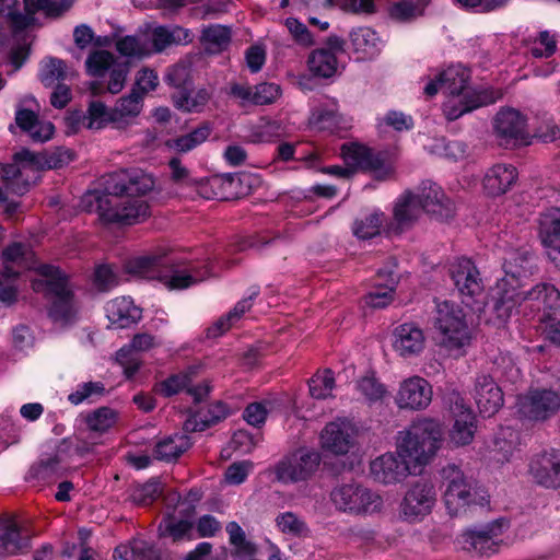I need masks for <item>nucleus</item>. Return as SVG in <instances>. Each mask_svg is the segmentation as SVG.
Returning a JSON list of instances; mask_svg holds the SVG:
<instances>
[{"label":"nucleus","instance_id":"nucleus-1","mask_svg":"<svg viewBox=\"0 0 560 560\" xmlns=\"http://www.w3.org/2000/svg\"><path fill=\"white\" fill-rule=\"evenodd\" d=\"M443 441L444 430L440 421L418 419L398 432L396 453L387 452L370 463L371 476L381 483L394 485L408 475L421 472L434 459Z\"/></svg>","mask_w":560,"mask_h":560},{"label":"nucleus","instance_id":"nucleus-2","mask_svg":"<svg viewBox=\"0 0 560 560\" xmlns=\"http://www.w3.org/2000/svg\"><path fill=\"white\" fill-rule=\"evenodd\" d=\"M503 269L504 277L497 282L493 305L499 318L506 319L517 307L542 312L547 317L560 310V291L553 284L541 282L527 288L532 275L528 252H509Z\"/></svg>","mask_w":560,"mask_h":560},{"label":"nucleus","instance_id":"nucleus-3","mask_svg":"<svg viewBox=\"0 0 560 560\" xmlns=\"http://www.w3.org/2000/svg\"><path fill=\"white\" fill-rule=\"evenodd\" d=\"M154 188L153 177L142 171L110 175L105 191L89 192L86 202L95 203L100 217L106 222L135 224L150 215L145 196Z\"/></svg>","mask_w":560,"mask_h":560},{"label":"nucleus","instance_id":"nucleus-4","mask_svg":"<svg viewBox=\"0 0 560 560\" xmlns=\"http://www.w3.org/2000/svg\"><path fill=\"white\" fill-rule=\"evenodd\" d=\"M341 152L347 167L328 166L324 168V173L347 178L354 170H363L373 174L377 179H386L394 172L393 161L387 153L375 152L358 143L342 145Z\"/></svg>","mask_w":560,"mask_h":560},{"label":"nucleus","instance_id":"nucleus-5","mask_svg":"<svg viewBox=\"0 0 560 560\" xmlns=\"http://www.w3.org/2000/svg\"><path fill=\"white\" fill-rule=\"evenodd\" d=\"M65 158L70 160V152L63 150L59 152V159L55 161L54 156L49 160L43 155L36 154L30 150H21L14 155V163L5 165L2 171V177L10 185V189L23 195L31 184L35 183L39 177V172L45 168L58 167Z\"/></svg>","mask_w":560,"mask_h":560},{"label":"nucleus","instance_id":"nucleus-6","mask_svg":"<svg viewBox=\"0 0 560 560\" xmlns=\"http://www.w3.org/2000/svg\"><path fill=\"white\" fill-rule=\"evenodd\" d=\"M435 327L440 334V345L448 354L459 357L470 345L471 332L463 310L452 302L436 304Z\"/></svg>","mask_w":560,"mask_h":560},{"label":"nucleus","instance_id":"nucleus-7","mask_svg":"<svg viewBox=\"0 0 560 560\" xmlns=\"http://www.w3.org/2000/svg\"><path fill=\"white\" fill-rule=\"evenodd\" d=\"M443 501L450 515H464L477 504V492L459 466L447 464L441 470Z\"/></svg>","mask_w":560,"mask_h":560},{"label":"nucleus","instance_id":"nucleus-8","mask_svg":"<svg viewBox=\"0 0 560 560\" xmlns=\"http://www.w3.org/2000/svg\"><path fill=\"white\" fill-rule=\"evenodd\" d=\"M330 501L338 511L349 515H371L383 508V499L377 492L355 482L335 487Z\"/></svg>","mask_w":560,"mask_h":560},{"label":"nucleus","instance_id":"nucleus-9","mask_svg":"<svg viewBox=\"0 0 560 560\" xmlns=\"http://www.w3.org/2000/svg\"><path fill=\"white\" fill-rule=\"evenodd\" d=\"M72 0H24L25 13L18 12L16 0H0V14L7 18L15 30H24L34 21L36 12H44L46 16L58 18L68 11Z\"/></svg>","mask_w":560,"mask_h":560},{"label":"nucleus","instance_id":"nucleus-10","mask_svg":"<svg viewBox=\"0 0 560 560\" xmlns=\"http://www.w3.org/2000/svg\"><path fill=\"white\" fill-rule=\"evenodd\" d=\"M450 273L463 302L480 311L485 304V292L482 279L475 264L468 258H457L452 262Z\"/></svg>","mask_w":560,"mask_h":560},{"label":"nucleus","instance_id":"nucleus-11","mask_svg":"<svg viewBox=\"0 0 560 560\" xmlns=\"http://www.w3.org/2000/svg\"><path fill=\"white\" fill-rule=\"evenodd\" d=\"M320 464L318 452L299 448L284 456L276 466L275 475L278 481L289 485L308 480Z\"/></svg>","mask_w":560,"mask_h":560},{"label":"nucleus","instance_id":"nucleus-12","mask_svg":"<svg viewBox=\"0 0 560 560\" xmlns=\"http://www.w3.org/2000/svg\"><path fill=\"white\" fill-rule=\"evenodd\" d=\"M39 275L44 278L47 290L55 295L49 311L55 322L67 323L74 316L72 294L66 277L58 268L44 265L40 266Z\"/></svg>","mask_w":560,"mask_h":560},{"label":"nucleus","instance_id":"nucleus-13","mask_svg":"<svg viewBox=\"0 0 560 560\" xmlns=\"http://www.w3.org/2000/svg\"><path fill=\"white\" fill-rule=\"evenodd\" d=\"M436 503L434 485L418 480L409 486L400 504L401 516L408 522H419L429 515Z\"/></svg>","mask_w":560,"mask_h":560},{"label":"nucleus","instance_id":"nucleus-14","mask_svg":"<svg viewBox=\"0 0 560 560\" xmlns=\"http://www.w3.org/2000/svg\"><path fill=\"white\" fill-rule=\"evenodd\" d=\"M560 409V394L552 389L536 388L521 395L517 399L518 413L534 421H544Z\"/></svg>","mask_w":560,"mask_h":560},{"label":"nucleus","instance_id":"nucleus-15","mask_svg":"<svg viewBox=\"0 0 560 560\" xmlns=\"http://www.w3.org/2000/svg\"><path fill=\"white\" fill-rule=\"evenodd\" d=\"M450 413L453 418V424L448 430L450 443L454 446L470 444L477 430V418L458 394L450 397Z\"/></svg>","mask_w":560,"mask_h":560},{"label":"nucleus","instance_id":"nucleus-16","mask_svg":"<svg viewBox=\"0 0 560 560\" xmlns=\"http://www.w3.org/2000/svg\"><path fill=\"white\" fill-rule=\"evenodd\" d=\"M493 129L497 139L503 145L529 143L527 118L514 108H502L494 117Z\"/></svg>","mask_w":560,"mask_h":560},{"label":"nucleus","instance_id":"nucleus-17","mask_svg":"<svg viewBox=\"0 0 560 560\" xmlns=\"http://www.w3.org/2000/svg\"><path fill=\"white\" fill-rule=\"evenodd\" d=\"M433 389L423 377L413 375L399 383L395 395V404L404 410H424L432 401Z\"/></svg>","mask_w":560,"mask_h":560},{"label":"nucleus","instance_id":"nucleus-18","mask_svg":"<svg viewBox=\"0 0 560 560\" xmlns=\"http://www.w3.org/2000/svg\"><path fill=\"white\" fill-rule=\"evenodd\" d=\"M358 430L347 419H337L325 425L320 433V446L335 455H346L355 445Z\"/></svg>","mask_w":560,"mask_h":560},{"label":"nucleus","instance_id":"nucleus-19","mask_svg":"<svg viewBox=\"0 0 560 560\" xmlns=\"http://www.w3.org/2000/svg\"><path fill=\"white\" fill-rule=\"evenodd\" d=\"M505 523L494 521L480 529L467 530L462 535L463 548L480 556H489L498 550Z\"/></svg>","mask_w":560,"mask_h":560},{"label":"nucleus","instance_id":"nucleus-20","mask_svg":"<svg viewBox=\"0 0 560 560\" xmlns=\"http://www.w3.org/2000/svg\"><path fill=\"white\" fill-rule=\"evenodd\" d=\"M469 72L466 68L457 65L451 66L434 74L424 86L428 96H434L439 91L445 95L475 91L468 85Z\"/></svg>","mask_w":560,"mask_h":560},{"label":"nucleus","instance_id":"nucleus-21","mask_svg":"<svg viewBox=\"0 0 560 560\" xmlns=\"http://www.w3.org/2000/svg\"><path fill=\"white\" fill-rule=\"evenodd\" d=\"M443 104V113L447 120H455L466 113H469L480 106L494 103L501 97V93L495 96L489 95L487 91H466L464 93L447 94Z\"/></svg>","mask_w":560,"mask_h":560},{"label":"nucleus","instance_id":"nucleus-22","mask_svg":"<svg viewBox=\"0 0 560 560\" xmlns=\"http://www.w3.org/2000/svg\"><path fill=\"white\" fill-rule=\"evenodd\" d=\"M533 478L546 488L560 487V451H546L536 455L529 465Z\"/></svg>","mask_w":560,"mask_h":560},{"label":"nucleus","instance_id":"nucleus-23","mask_svg":"<svg viewBox=\"0 0 560 560\" xmlns=\"http://www.w3.org/2000/svg\"><path fill=\"white\" fill-rule=\"evenodd\" d=\"M425 347L423 330L415 324H402L393 332V349L402 358L419 355Z\"/></svg>","mask_w":560,"mask_h":560},{"label":"nucleus","instance_id":"nucleus-24","mask_svg":"<svg viewBox=\"0 0 560 560\" xmlns=\"http://www.w3.org/2000/svg\"><path fill=\"white\" fill-rule=\"evenodd\" d=\"M518 172L510 163H497L489 167L482 179V187L489 196L506 194L517 182Z\"/></svg>","mask_w":560,"mask_h":560},{"label":"nucleus","instance_id":"nucleus-25","mask_svg":"<svg viewBox=\"0 0 560 560\" xmlns=\"http://www.w3.org/2000/svg\"><path fill=\"white\" fill-rule=\"evenodd\" d=\"M231 94L240 100L241 105H268L275 103L281 95V89L276 83L233 84Z\"/></svg>","mask_w":560,"mask_h":560},{"label":"nucleus","instance_id":"nucleus-26","mask_svg":"<svg viewBox=\"0 0 560 560\" xmlns=\"http://www.w3.org/2000/svg\"><path fill=\"white\" fill-rule=\"evenodd\" d=\"M420 201V208L440 220H447L454 215L455 207L453 201L444 194L436 184H430L415 195Z\"/></svg>","mask_w":560,"mask_h":560},{"label":"nucleus","instance_id":"nucleus-27","mask_svg":"<svg viewBox=\"0 0 560 560\" xmlns=\"http://www.w3.org/2000/svg\"><path fill=\"white\" fill-rule=\"evenodd\" d=\"M210 276L208 265L199 268L190 264L185 268L172 266L170 270L160 275L159 279L170 290H183L206 280Z\"/></svg>","mask_w":560,"mask_h":560},{"label":"nucleus","instance_id":"nucleus-28","mask_svg":"<svg viewBox=\"0 0 560 560\" xmlns=\"http://www.w3.org/2000/svg\"><path fill=\"white\" fill-rule=\"evenodd\" d=\"M475 400L485 416H492L503 405V395L500 387L489 375H480L476 380Z\"/></svg>","mask_w":560,"mask_h":560},{"label":"nucleus","instance_id":"nucleus-29","mask_svg":"<svg viewBox=\"0 0 560 560\" xmlns=\"http://www.w3.org/2000/svg\"><path fill=\"white\" fill-rule=\"evenodd\" d=\"M155 345L156 342L154 336L142 332L136 335L129 346L122 347L117 352V362L124 368L127 377L133 376L140 366V360L133 353V351H148L155 347Z\"/></svg>","mask_w":560,"mask_h":560},{"label":"nucleus","instance_id":"nucleus-30","mask_svg":"<svg viewBox=\"0 0 560 560\" xmlns=\"http://www.w3.org/2000/svg\"><path fill=\"white\" fill-rule=\"evenodd\" d=\"M106 316L115 328H126L140 320L141 310L127 296L115 298L106 304Z\"/></svg>","mask_w":560,"mask_h":560},{"label":"nucleus","instance_id":"nucleus-31","mask_svg":"<svg viewBox=\"0 0 560 560\" xmlns=\"http://www.w3.org/2000/svg\"><path fill=\"white\" fill-rule=\"evenodd\" d=\"M396 279L388 273L378 271L375 283L364 295V305L370 308H384L390 305L395 299Z\"/></svg>","mask_w":560,"mask_h":560},{"label":"nucleus","instance_id":"nucleus-32","mask_svg":"<svg viewBox=\"0 0 560 560\" xmlns=\"http://www.w3.org/2000/svg\"><path fill=\"white\" fill-rule=\"evenodd\" d=\"M3 275H19L21 269H31L35 266L34 253L28 245L13 243L3 253Z\"/></svg>","mask_w":560,"mask_h":560},{"label":"nucleus","instance_id":"nucleus-33","mask_svg":"<svg viewBox=\"0 0 560 560\" xmlns=\"http://www.w3.org/2000/svg\"><path fill=\"white\" fill-rule=\"evenodd\" d=\"M539 236L548 257L560 249V211L549 210L539 219Z\"/></svg>","mask_w":560,"mask_h":560},{"label":"nucleus","instance_id":"nucleus-34","mask_svg":"<svg viewBox=\"0 0 560 560\" xmlns=\"http://www.w3.org/2000/svg\"><path fill=\"white\" fill-rule=\"evenodd\" d=\"M166 256V248H158L152 253L128 259L125 269L130 275L150 278L163 265Z\"/></svg>","mask_w":560,"mask_h":560},{"label":"nucleus","instance_id":"nucleus-35","mask_svg":"<svg viewBox=\"0 0 560 560\" xmlns=\"http://www.w3.org/2000/svg\"><path fill=\"white\" fill-rule=\"evenodd\" d=\"M192 33L180 26H158L151 33V51H162L170 45H180L191 43Z\"/></svg>","mask_w":560,"mask_h":560},{"label":"nucleus","instance_id":"nucleus-36","mask_svg":"<svg viewBox=\"0 0 560 560\" xmlns=\"http://www.w3.org/2000/svg\"><path fill=\"white\" fill-rule=\"evenodd\" d=\"M520 445V434L517 431L510 427L501 428L493 441V458L497 462H510Z\"/></svg>","mask_w":560,"mask_h":560},{"label":"nucleus","instance_id":"nucleus-37","mask_svg":"<svg viewBox=\"0 0 560 560\" xmlns=\"http://www.w3.org/2000/svg\"><path fill=\"white\" fill-rule=\"evenodd\" d=\"M210 97L211 92L203 88L190 92L184 89H178L172 95L174 106L185 113L202 112Z\"/></svg>","mask_w":560,"mask_h":560},{"label":"nucleus","instance_id":"nucleus-38","mask_svg":"<svg viewBox=\"0 0 560 560\" xmlns=\"http://www.w3.org/2000/svg\"><path fill=\"white\" fill-rule=\"evenodd\" d=\"M394 221L398 229L402 230L417 221L422 210L420 201L413 194L407 192L400 196L394 206Z\"/></svg>","mask_w":560,"mask_h":560},{"label":"nucleus","instance_id":"nucleus-39","mask_svg":"<svg viewBox=\"0 0 560 560\" xmlns=\"http://www.w3.org/2000/svg\"><path fill=\"white\" fill-rule=\"evenodd\" d=\"M350 40L354 50L361 58H373L382 48V40L370 27H358L350 34Z\"/></svg>","mask_w":560,"mask_h":560},{"label":"nucleus","instance_id":"nucleus-40","mask_svg":"<svg viewBox=\"0 0 560 560\" xmlns=\"http://www.w3.org/2000/svg\"><path fill=\"white\" fill-rule=\"evenodd\" d=\"M112 114L113 108L108 109L104 103L93 101L90 103L86 114H78L73 118L78 124L88 129L100 130L108 124H114V115Z\"/></svg>","mask_w":560,"mask_h":560},{"label":"nucleus","instance_id":"nucleus-41","mask_svg":"<svg viewBox=\"0 0 560 560\" xmlns=\"http://www.w3.org/2000/svg\"><path fill=\"white\" fill-rule=\"evenodd\" d=\"M257 294L258 290L253 289L247 298L241 300L232 311H230L225 316L219 318L211 327L208 328V337L217 338L230 329V327L252 307L253 299L257 296Z\"/></svg>","mask_w":560,"mask_h":560},{"label":"nucleus","instance_id":"nucleus-42","mask_svg":"<svg viewBox=\"0 0 560 560\" xmlns=\"http://www.w3.org/2000/svg\"><path fill=\"white\" fill-rule=\"evenodd\" d=\"M30 548V538L23 537L15 523L8 524L0 534V557L15 556Z\"/></svg>","mask_w":560,"mask_h":560},{"label":"nucleus","instance_id":"nucleus-43","mask_svg":"<svg viewBox=\"0 0 560 560\" xmlns=\"http://www.w3.org/2000/svg\"><path fill=\"white\" fill-rule=\"evenodd\" d=\"M142 109V96L136 90H131L130 94L120 97L114 108V125L121 127L127 124L129 119L137 117Z\"/></svg>","mask_w":560,"mask_h":560},{"label":"nucleus","instance_id":"nucleus-44","mask_svg":"<svg viewBox=\"0 0 560 560\" xmlns=\"http://www.w3.org/2000/svg\"><path fill=\"white\" fill-rule=\"evenodd\" d=\"M310 71L320 78H330L337 72V58L330 48H318L307 59Z\"/></svg>","mask_w":560,"mask_h":560},{"label":"nucleus","instance_id":"nucleus-45","mask_svg":"<svg viewBox=\"0 0 560 560\" xmlns=\"http://www.w3.org/2000/svg\"><path fill=\"white\" fill-rule=\"evenodd\" d=\"M201 42L208 52H220L224 50L231 42V30L219 24L205 27Z\"/></svg>","mask_w":560,"mask_h":560},{"label":"nucleus","instance_id":"nucleus-46","mask_svg":"<svg viewBox=\"0 0 560 560\" xmlns=\"http://www.w3.org/2000/svg\"><path fill=\"white\" fill-rule=\"evenodd\" d=\"M230 411L225 404L218 401L208 409V415H197L185 422L186 431H202L205 428L225 419Z\"/></svg>","mask_w":560,"mask_h":560},{"label":"nucleus","instance_id":"nucleus-47","mask_svg":"<svg viewBox=\"0 0 560 560\" xmlns=\"http://www.w3.org/2000/svg\"><path fill=\"white\" fill-rule=\"evenodd\" d=\"M69 77L66 63L58 58L48 57L40 62L39 80L45 86H54Z\"/></svg>","mask_w":560,"mask_h":560},{"label":"nucleus","instance_id":"nucleus-48","mask_svg":"<svg viewBox=\"0 0 560 560\" xmlns=\"http://www.w3.org/2000/svg\"><path fill=\"white\" fill-rule=\"evenodd\" d=\"M190 446L189 439L184 434H175L160 441L154 450L159 459L173 460Z\"/></svg>","mask_w":560,"mask_h":560},{"label":"nucleus","instance_id":"nucleus-49","mask_svg":"<svg viewBox=\"0 0 560 560\" xmlns=\"http://www.w3.org/2000/svg\"><path fill=\"white\" fill-rule=\"evenodd\" d=\"M341 117L336 105L319 106L312 112L308 119L310 126L316 130L335 131L340 127Z\"/></svg>","mask_w":560,"mask_h":560},{"label":"nucleus","instance_id":"nucleus-50","mask_svg":"<svg viewBox=\"0 0 560 560\" xmlns=\"http://www.w3.org/2000/svg\"><path fill=\"white\" fill-rule=\"evenodd\" d=\"M209 135L210 130L208 127H199L187 135L168 139L165 145L176 153H187L203 143Z\"/></svg>","mask_w":560,"mask_h":560},{"label":"nucleus","instance_id":"nucleus-51","mask_svg":"<svg viewBox=\"0 0 560 560\" xmlns=\"http://www.w3.org/2000/svg\"><path fill=\"white\" fill-rule=\"evenodd\" d=\"M529 51L535 58H549L557 51V34L550 31H541L527 40Z\"/></svg>","mask_w":560,"mask_h":560},{"label":"nucleus","instance_id":"nucleus-52","mask_svg":"<svg viewBox=\"0 0 560 560\" xmlns=\"http://www.w3.org/2000/svg\"><path fill=\"white\" fill-rule=\"evenodd\" d=\"M284 130L281 122L277 120L261 119L252 128L248 140L254 143L270 142L283 135Z\"/></svg>","mask_w":560,"mask_h":560},{"label":"nucleus","instance_id":"nucleus-53","mask_svg":"<svg viewBox=\"0 0 560 560\" xmlns=\"http://www.w3.org/2000/svg\"><path fill=\"white\" fill-rule=\"evenodd\" d=\"M384 221V213L373 212L353 223V234L361 240L376 236Z\"/></svg>","mask_w":560,"mask_h":560},{"label":"nucleus","instance_id":"nucleus-54","mask_svg":"<svg viewBox=\"0 0 560 560\" xmlns=\"http://www.w3.org/2000/svg\"><path fill=\"white\" fill-rule=\"evenodd\" d=\"M310 394L316 399H326L335 388V377L330 370L316 373L308 383Z\"/></svg>","mask_w":560,"mask_h":560},{"label":"nucleus","instance_id":"nucleus-55","mask_svg":"<svg viewBox=\"0 0 560 560\" xmlns=\"http://www.w3.org/2000/svg\"><path fill=\"white\" fill-rule=\"evenodd\" d=\"M118 412L108 407H101L86 417L88 427L95 432H105L116 424Z\"/></svg>","mask_w":560,"mask_h":560},{"label":"nucleus","instance_id":"nucleus-56","mask_svg":"<svg viewBox=\"0 0 560 560\" xmlns=\"http://www.w3.org/2000/svg\"><path fill=\"white\" fill-rule=\"evenodd\" d=\"M117 50L127 57H143L151 54L144 36H125L116 43Z\"/></svg>","mask_w":560,"mask_h":560},{"label":"nucleus","instance_id":"nucleus-57","mask_svg":"<svg viewBox=\"0 0 560 560\" xmlns=\"http://www.w3.org/2000/svg\"><path fill=\"white\" fill-rule=\"evenodd\" d=\"M115 65L114 56L105 50H96L90 54L85 61L88 73L93 77H103Z\"/></svg>","mask_w":560,"mask_h":560},{"label":"nucleus","instance_id":"nucleus-58","mask_svg":"<svg viewBox=\"0 0 560 560\" xmlns=\"http://www.w3.org/2000/svg\"><path fill=\"white\" fill-rule=\"evenodd\" d=\"M278 529L290 536H302L307 533L305 522L293 512H283L276 517Z\"/></svg>","mask_w":560,"mask_h":560},{"label":"nucleus","instance_id":"nucleus-59","mask_svg":"<svg viewBox=\"0 0 560 560\" xmlns=\"http://www.w3.org/2000/svg\"><path fill=\"white\" fill-rule=\"evenodd\" d=\"M357 389L370 401L382 399L387 393L386 387L373 374L360 378Z\"/></svg>","mask_w":560,"mask_h":560},{"label":"nucleus","instance_id":"nucleus-60","mask_svg":"<svg viewBox=\"0 0 560 560\" xmlns=\"http://www.w3.org/2000/svg\"><path fill=\"white\" fill-rule=\"evenodd\" d=\"M163 491L162 483L159 480L149 482L133 489L131 499L135 503L148 505L156 500Z\"/></svg>","mask_w":560,"mask_h":560},{"label":"nucleus","instance_id":"nucleus-61","mask_svg":"<svg viewBox=\"0 0 560 560\" xmlns=\"http://www.w3.org/2000/svg\"><path fill=\"white\" fill-rule=\"evenodd\" d=\"M230 542L236 548L240 553L252 555L254 553V546L246 540L245 533L236 522H230L226 525Z\"/></svg>","mask_w":560,"mask_h":560},{"label":"nucleus","instance_id":"nucleus-62","mask_svg":"<svg viewBox=\"0 0 560 560\" xmlns=\"http://www.w3.org/2000/svg\"><path fill=\"white\" fill-rule=\"evenodd\" d=\"M160 528H163V535H167L172 537L174 541H178L189 534L192 524L186 520L168 517L163 522Z\"/></svg>","mask_w":560,"mask_h":560},{"label":"nucleus","instance_id":"nucleus-63","mask_svg":"<svg viewBox=\"0 0 560 560\" xmlns=\"http://www.w3.org/2000/svg\"><path fill=\"white\" fill-rule=\"evenodd\" d=\"M158 85V73L153 69L143 68L138 71L132 90H136L143 97L144 94L154 91Z\"/></svg>","mask_w":560,"mask_h":560},{"label":"nucleus","instance_id":"nucleus-64","mask_svg":"<svg viewBox=\"0 0 560 560\" xmlns=\"http://www.w3.org/2000/svg\"><path fill=\"white\" fill-rule=\"evenodd\" d=\"M294 42L301 46L308 47L314 44L312 34L305 24L294 18H288L284 22Z\"/></svg>","mask_w":560,"mask_h":560}]
</instances>
